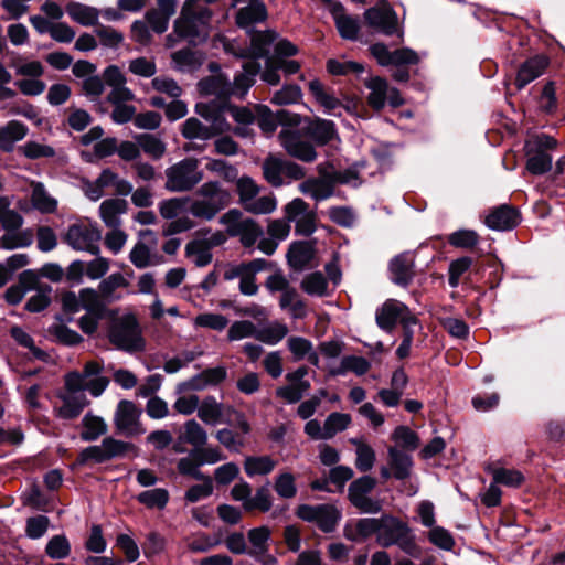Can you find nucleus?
<instances>
[{"mask_svg": "<svg viewBox=\"0 0 565 565\" xmlns=\"http://www.w3.org/2000/svg\"><path fill=\"white\" fill-rule=\"evenodd\" d=\"M127 212V201L124 199H107L99 205V217L109 227L121 226V215Z\"/></svg>", "mask_w": 565, "mask_h": 565, "instance_id": "obj_28", "label": "nucleus"}, {"mask_svg": "<svg viewBox=\"0 0 565 565\" xmlns=\"http://www.w3.org/2000/svg\"><path fill=\"white\" fill-rule=\"evenodd\" d=\"M366 24L379 33L387 36L397 35L403 39L404 31L398 23L395 10L387 1H381L364 12Z\"/></svg>", "mask_w": 565, "mask_h": 565, "instance_id": "obj_13", "label": "nucleus"}, {"mask_svg": "<svg viewBox=\"0 0 565 565\" xmlns=\"http://www.w3.org/2000/svg\"><path fill=\"white\" fill-rule=\"evenodd\" d=\"M276 467V460L270 456H248L244 460L245 473L253 478L255 476H267Z\"/></svg>", "mask_w": 565, "mask_h": 565, "instance_id": "obj_44", "label": "nucleus"}, {"mask_svg": "<svg viewBox=\"0 0 565 565\" xmlns=\"http://www.w3.org/2000/svg\"><path fill=\"white\" fill-rule=\"evenodd\" d=\"M288 331L287 324L274 320L257 327L256 340L268 345H276L288 334Z\"/></svg>", "mask_w": 565, "mask_h": 565, "instance_id": "obj_38", "label": "nucleus"}, {"mask_svg": "<svg viewBox=\"0 0 565 565\" xmlns=\"http://www.w3.org/2000/svg\"><path fill=\"white\" fill-rule=\"evenodd\" d=\"M250 546L248 547V555L258 557L259 555L268 552V542L270 540V530L267 526H259L248 531L247 534Z\"/></svg>", "mask_w": 565, "mask_h": 565, "instance_id": "obj_45", "label": "nucleus"}, {"mask_svg": "<svg viewBox=\"0 0 565 565\" xmlns=\"http://www.w3.org/2000/svg\"><path fill=\"white\" fill-rule=\"evenodd\" d=\"M228 102L210 100L196 103L194 111L210 127L213 135L221 136L232 131V125L227 120L230 116Z\"/></svg>", "mask_w": 565, "mask_h": 565, "instance_id": "obj_15", "label": "nucleus"}, {"mask_svg": "<svg viewBox=\"0 0 565 565\" xmlns=\"http://www.w3.org/2000/svg\"><path fill=\"white\" fill-rule=\"evenodd\" d=\"M307 135L318 145L330 142L337 135L334 124L327 119H317L307 127Z\"/></svg>", "mask_w": 565, "mask_h": 565, "instance_id": "obj_41", "label": "nucleus"}, {"mask_svg": "<svg viewBox=\"0 0 565 565\" xmlns=\"http://www.w3.org/2000/svg\"><path fill=\"white\" fill-rule=\"evenodd\" d=\"M390 469L393 471V477L397 480L407 479L412 473L413 460L411 455L404 450L392 446L388 448Z\"/></svg>", "mask_w": 565, "mask_h": 565, "instance_id": "obj_34", "label": "nucleus"}, {"mask_svg": "<svg viewBox=\"0 0 565 565\" xmlns=\"http://www.w3.org/2000/svg\"><path fill=\"white\" fill-rule=\"evenodd\" d=\"M278 139L280 146L289 156L303 162H312L316 160L317 152L313 146L299 130L284 128L279 132Z\"/></svg>", "mask_w": 565, "mask_h": 565, "instance_id": "obj_18", "label": "nucleus"}, {"mask_svg": "<svg viewBox=\"0 0 565 565\" xmlns=\"http://www.w3.org/2000/svg\"><path fill=\"white\" fill-rule=\"evenodd\" d=\"M262 188L254 179L247 175L241 177L236 181V191L239 198V204L252 214H270L277 209V199L273 193L260 194Z\"/></svg>", "mask_w": 565, "mask_h": 565, "instance_id": "obj_9", "label": "nucleus"}, {"mask_svg": "<svg viewBox=\"0 0 565 565\" xmlns=\"http://www.w3.org/2000/svg\"><path fill=\"white\" fill-rule=\"evenodd\" d=\"M30 201L34 210L43 214H52L57 210V200L45 189L42 182H31Z\"/></svg>", "mask_w": 565, "mask_h": 565, "instance_id": "obj_31", "label": "nucleus"}, {"mask_svg": "<svg viewBox=\"0 0 565 565\" xmlns=\"http://www.w3.org/2000/svg\"><path fill=\"white\" fill-rule=\"evenodd\" d=\"M299 191L316 201H323L332 196L333 183L324 178H309L299 184Z\"/></svg>", "mask_w": 565, "mask_h": 565, "instance_id": "obj_33", "label": "nucleus"}, {"mask_svg": "<svg viewBox=\"0 0 565 565\" xmlns=\"http://www.w3.org/2000/svg\"><path fill=\"white\" fill-rule=\"evenodd\" d=\"M179 439L196 449L207 444L209 436L206 430L195 419H189L184 423L183 435Z\"/></svg>", "mask_w": 565, "mask_h": 565, "instance_id": "obj_51", "label": "nucleus"}, {"mask_svg": "<svg viewBox=\"0 0 565 565\" xmlns=\"http://www.w3.org/2000/svg\"><path fill=\"white\" fill-rule=\"evenodd\" d=\"M297 515L307 522L315 523L322 532H333L341 519V512L332 504H302Z\"/></svg>", "mask_w": 565, "mask_h": 565, "instance_id": "obj_17", "label": "nucleus"}, {"mask_svg": "<svg viewBox=\"0 0 565 565\" xmlns=\"http://www.w3.org/2000/svg\"><path fill=\"white\" fill-rule=\"evenodd\" d=\"M284 210L286 218L295 223L298 234L308 236L316 231L315 213L309 210L308 203L302 199H294Z\"/></svg>", "mask_w": 565, "mask_h": 565, "instance_id": "obj_20", "label": "nucleus"}, {"mask_svg": "<svg viewBox=\"0 0 565 565\" xmlns=\"http://www.w3.org/2000/svg\"><path fill=\"white\" fill-rule=\"evenodd\" d=\"M103 370V363L93 360L85 363L82 372H71L65 375L66 394L62 396L63 404L57 408L58 417L63 419L77 417L89 404L85 391L94 397L100 396L106 391L109 380L102 375Z\"/></svg>", "mask_w": 565, "mask_h": 565, "instance_id": "obj_1", "label": "nucleus"}, {"mask_svg": "<svg viewBox=\"0 0 565 565\" xmlns=\"http://www.w3.org/2000/svg\"><path fill=\"white\" fill-rule=\"evenodd\" d=\"M46 555L52 559H64L71 554V543L64 534L52 536L46 546Z\"/></svg>", "mask_w": 565, "mask_h": 565, "instance_id": "obj_59", "label": "nucleus"}, {"mask_svg": "<svg viewBox=\"0 0 565 565\" xmlns=\"http://www.w3.org/2000/svg\"><path fill=\"white\" fill-rule=\"evenodd\" d=\"M267 10L260 0H250L246 7L241 8L236 14V23L239 28L248 26L265 21Z\"/></svg>", "mask_w": 565, "mask_h": 565, "instance_id": "obj_32", "label": "nucleus"}, {"mask_svg": "<svg viewBox=\"0 0 565 565\" xmlns=\"http://www.w3.org/2000/svg\"><path fill=\"white\" fill-rule=\"evenodd\" d=\"M313 257V248L309 243H294L288 250L287 258L289 265L296 269H303Z\"/></svg>", "mask_w": 565, "mask_h": 565, "instance_id": "obj_42", "label": "nucleus"}, {"mask_svg": "<svg viewBox=\"0 0 565 565\" xmlns=\"http://www.w3.org/2000/svg\"><path fill=\"white\" fill-rule=\"evenodd\" d=\"M28 135V127L18 120H10L3 126H0V150L3 152H11L14 145L24 139Z\"/></svg>", "mask_w": 565, "mask_h": 565, "instance_id": "obj_30", "label": "nucleus"}, {"mask_svg": "<svg viewBox=\"0 0 565 565\" xmlns=\"http://www.w3.org/2000/svg\"><path fill=\"white\" fill-rule=\"evenodd\" d=\"M376 542L382 547L398 546L405 554L418 557L420 547L416 543V536L409 525L398 518L390 514L382 515L380 535Z\"/></svg>", "mask_w": 565, "mask_h": 565, "instance_id": "obj_7", "label": "nucleus"}, {"mask_svg": "<svg viewBox=\"0 0 565 565\" xmlns=\"http://www.w3.org/2000/svg\"><path fill=\"white\" fill-rule=\"evenodd\" d=\"M102 233L96 223L77 222L71 224L63 235V242L72 249L99 255Z\"/></svg>", "mask_w": 565, "mask_h": 565, "instance_id": "obj_11", "label": "nucleus"}, {"mask_svg": "<svg viewBox=\"0 0 565 565\" xmlns=\"http://www.w3.org/2000/svg\"><path fill=\"white\" fill-rule=\"evenodd\" d=\"M407 316H412L408 307L396 299L386 300L376 309L375 320L384 331H392L396 323L404 322Z\"/></svg>", "mask_w": 565, "mask_h": 565, "instance_id": "obj_22", "label": "nucleus"}, {"mask_svg": "<svg viewBox=\"0 0 565 565\" xmlns=\"http://www.w3.org/2000/svg\"><path fill=\"white\" fill-rule=\"evenodd\" d=\"M236 428L237 430L230 428L218 429L215 438L230 452L238 454L246 446V435L249 434L250 426L244 417H241L237 419Z\"/></svg>", "mask_w": 565, "mask_h": 565, "instance_id": "obj_23", "label": "nucleus"}, {"mask_svg": "<svg viewBox=\"0 0 565 565\" xmlns=\"http://www.w3.org/2000/svg\"><path fill=\"white\" fill-rule=\"evenodd\" d=\"M391 279L399 286H407L414 278V258L409 253L394 257L390 263Z\"/></svg>", "mask_w": 565, "mask_h": 565, "instance_id": "obj_27", "label": "nucleus"}, {"mask_svg": "<svg viewBox=\"0 0 565 565\" xmlns=\"http://www.w3.org/2000/svg\"><path fill=\"white\" fill-rule=\"evenodd\" d=\"M65 12L73 22L83 26H96L100 15L97 8L77 1L68 2Z\"/></svg>", "mask_w": 565, "mask_h": 565, "instance_id": "obj_29", "label": "nucleus"}, {"mask_svg": "<svg viewBox=\"0 0 565 565\" xmlns=\"http://www.w3.org/2000/svg\"><path fill=\"white\" fill-rule=\"evenodd\" d=\"M185 255L198 267H204L212 262L210 246L202 241H192L185 246Z\"/></svg>", "mask_w": 565, "mask_h": 565, "instance_id": "obj_52", "label": "nucleus"}, {"mask_svg": "<svg viewBox=\"0 0 565 565\" xmlns=\"http://www.w3.org/2000/svg\"><path fill=\"white\" fill-rule=\"evenodd\" d=\"M277 39L278 34L276 32L267 30L264 32H257L253 34L250 40V46L248 49H239V51H236L234 47L235 44L228 43L225 45V50L241 58L266 57L270 52L273 45L278 60H280V57L294 56L298 53L297 46L292 44L290 41L285 39L277 41Z\"/></svg>", "mask_w": 565, "mask_h": 565, "instance_id": "obj_5", "label": "nucleus"}, {"mask_svg": "<svg viewBox=\"0 0 565 565\" xmlns=\"http://www.w3.org/2000/svg\"><path fill=\"white\" fill-rule=\"evenodd\" d=\"M351 423V416L345 413H331L324 420V440L331 439L338 433L345 430Z\"/></svg>", "mask_w": 565, "mask_h": 565, "instance_id": "obj_57", "label": "nucleus"}, {"mask_svg": "<svg viewBox=\"0 0 565 565\" xmlns=\"http://www.w3.org/2000/svg\"><path fill=\"white\" fill-rule=\"evenodd\" d=\"M158 211L162 218L169 220L163 227V235L170 236L190 231L195 222L189 215H181L184 211L190 213V196L164 199L158 203Z\"/></svg>", "mask_w": 565, "mask_h": 565, "instance_id": "obj_10", "label": "nucleus"}, {"mask_svg": "<svg viewBox=\"0 0 565 565\" xmlns=\"http://www.w3.org/2000/svg\"><path fill=\"white\" fill-rule=\"evenodd\" d=\"M259 58L250 57L243 64V72L231 82L225 75L211 76L201 82V87L206 94L218 97L236 96L243 98L255 82V76L260 72Z\"/></svg>", "mask_w": 565, "mask_h": 565, "instance_id": "obj_2", "label": "nucleus"}, {"mask_svg": "<svg viewBox=\"0 0 565 565\" xmlns=\"http://www.w3.org/2000/svg\"><path fill=\"white\" fill-rule=\"evenodd\" d=\"M224 414L223 404L214 396L204 397L199 403L198 417L206 425L215 426L222 422Z\"/></svg>", "mask_w": 565, "mask_h": 565, "instance_id": "obj_36", "label": "nucleus"}, {"mask_svg": "<svg viewBox=\"0 0 565 565\" xmlns=\"http://www.w3.org/2000/svg\"><path fill=\"white\" fill-rule=\"evenodd\" d=\"M308 375L307 366H299L292 372L286 374L288 384L276 390V396L284 399L288 404L298 403L310 390L311 384L306 376Z\"/></svg>", "mask_w": 565, "mask_h": 565, "instance_id": "obj_19", "label": "nucleus"}, {"mask_svg": "<svg viewBox=\"0 0 565 565\" xmlns=\"http://www.w3.org/2000/svg\"><path fill=\"white\" fill-rule=\"evenodd\" d=\"M371 54L382 66H401L405 64H417V53L408 47L390 51L383 43H375L370 46Z\"/></svg>", "mask_w": 565, "mask_h": 565, "instance_id": "obj_21", "label": "nucleus"}, {"mask_svg": "<svg viewBox=\"0 0 565 565\" xmlns=\"http://www.w3.org/2000/svg\"><path fill=\"white\" fill-rule=\"evenodd\" d=\"M302 97L298 85L289 84L276 90L270 99L275 105L285 106L298 103Z\"/></svg>", "mask_w": 565, "mask_h": 565, "instance_id": "obj_63", "label": "nucleus"}, {"mask_svg": "<svg viewBox=\"0 0 565 565\" xmlns=\"http://www.w3.org/2000/svg\"><path fill=\"white\" fill-rule=\"evenodd\" d=\"M127 286L128 280L124 275L120 273H114L100 281L98 290L105 300L113 301L119 299V296L116 295V290Z\"/></svg>", "mask_w": 565, "mask_h": 565, "instance_id": "obj_53", "label": "nucleus"}, {"mask_svg": "<svg viewBox=\"0 0 565 565\" xmlns=\"http://www.w3.org/2000/svg\"><path fill=\"white\" fill-rule=\"evenodd\" d=\"M371 362L359 355H344L339 365L330 369L332 376H343L349 372L354 373L358 376H362L369 372Z\"/></svg>", "mask_w": 565, "mask_h": 565, "instance_id": "obj_35", "label": "nucleus"}, {"mask_svg": "<svg viewBox=\"0 0 565 565\" xmlns=\"http://www.w3.org/2000/svg\"><path fill=\"white\" fill-rule=\"evenodd\" d=\"M164 189L172 193L192 191L204 178L196 158H184L164 170Z\"/></svg>", "mask_w": 565, "mask_h": 565, "instance_id": "obj_8", "label": "nucleus"}, {"mask_svg": "<svg viewBox=\"0 0 565 565\" xmlns=\"http://www.w3.org/2000/svg\"><path fill=\"white\" fill-rule=\"evenodd\" d=\"M212 15L210 8L193 7L184 1L180 15L174 20L173 34L190 44L202 43L207 39V26Z\"/></svg>", "mask_w": 565, "mask_h": 565, "instance_id": "obj_4", "label": "nucleus"}, {"mask_svg": "<svg viewBox=\"0 0 565 565\" xmlns=\"http://www.w3.org/2000/svg\"><path fill=\"white\" fill-rule=\"evenodd\" d=\"M548 60L544 55H537L525 61L519 68L515 86L523 89L527 84L540 77L546 70Z\"/></svg>", "mask_w": 565, "mask_h": 565, "instance_id": "obj_26", "label": "nucleus"}, {"mask_svg": "<svg viewBox=\"0 0 565 565\" xmlns=\"http://www.w3.org/2000/svg\"><path fill=\"white\" fill-rule=\"evenodd\" d=\"M108 340L116 349L127 353L146 350L141 327L132 313H125L111 320L108 328Z\"/></svg>", "mask_w": 565, "mask_h": 565, "instance_id": "obj_6", "label": "nucleus"}, {"mask_svg": "<svg viewBox=\"0 0 565 565\" xmlns=\"http://www.w3.org/2000/svg\"><path fill=\"white\" fill-rule=\"evenodd\" d=\"M309 92L328 113L340 107V100L330 93L319 79H312L308 84Z\"/></svg>", "mask_w": 565, "mask_h": 565, "instance_id": "obj_47", "label": "nucleus"}, {"mask_svg": "<svg viewBox=\"0 0 565 565\" xmlns=\"http://www.w3.org/2000/svg\"><path fill=\"white\" fill-rule=\"evenodd\" d=\"M552 161L553 159L548 153L535 150L529 153L526 169L532 174L541 175L551 170Z\"/></svg>", "mask_w": 565, "mask_h": 565, "instance_id": "obj_62", "label": "nucleus"}, {"mask_svg": "<svg viewBox=\"0 0 565 565\" xmlns=\"http://www.w3.org/2000/svg\"><path fill=\"white\" fill-rule=\"evenodd\" d=\"M365 85L367 89L370 90L367 96V103L369 105L380 110L385 106L386 97L388 93V85L387 82L379 76L376 77H370Z\"/></svg>", "mask_w": 565, "mask_h": 565, "instance_id": "obj_40", "label": "nucleus"}, {"mask_svg": "<svg viewBox=\"0 0 565 565\" xmlns=\"http://www.w3.org/2000/svg\"><path fill=\"white\" fill-rule=\"evenodd\" d=\"M11 66L19 76L40 78L44 74V67L40 61H28L21 56L14 58Z\"/></svg>", "mask_w": 565, "mask_h": 565, "instance_id": "obj_61", "label": "nucleus"}, {"mask_svg": "<svg viewBox=\"0 0 565 565\" xmlns=\"http://www.w3.org/2000/svg\"><path fill=\"white\" fill-rule=\"evenodd\" d=\"M107 188H113L119 195H128L132 191V184L129 181L121 179L110 169H104L94 181L84 180L82 182V190L84 194L87 199L94 202L105 195V190Z\"/></svg>", "mask_w": 565, "mask_h": 565, "instance_id": "obj_14", "label": "nucleus"}, {"mask_svg": "<svg viewBox=\"0 0 565 565\" xmlns=\"http://www.w3.org/2000/svg\"><path fill=\"white\" fill-rule=\"evenodd\" d=\"M301 288L310 296L322 297L328 294V280L319 271L311 273L302 279Z\"/></svg>", "mask_w": 565, "mask_h": 565, "instance_id": "obj_58", "label": "nucleus"}, {"mask_svg": "<svg viewBox=\"0 0 565 565\" xmlns=\"http://www.w3.org/2000/svg\"><path fill=\"white\" fill-rule=\"evenodd\" d=\"M137 500L149 509L162 510L169 501V492L163 488H154L140 492Z\"/></svg>", "mask_w": 565, "mask_h": 565, "instance_id": "obj_56", "label": "nucleus"}, {"mask_svg": "<svg viewBox=\"0 0 565 565\" xmlns=\"http://www.w3.org/2000/svg\"><path fill=\"white\" fill-rule=\"evenodd\" d=\"M96 256V258L86 264L79 260L73 262L70 266V278L79 279L84 273L92 280H97L105 276L109 269V260L105 257Z\"/></svg>", "mask_w": 565, "mask_h": 565, "instance_id": "obj_25", "label": "nucleus"}, {"mask_svg": "<svg viewBox=\"0 0 565 565\" xmlns=\"http://www.w3.org/2000/svg\"><path fill=\"white\" fill-rule=\"evenodd\" d=\"M129 260L139 269L159 264V258L152 254L151 247L143 242L135 244L129 253Z\"/></svg>", "mask_w": 565, "mask_h": 565, "instance_id": "obj_49", "label": "nucleus"}, {"mask_svg": "<svg viewBox=\"0 0 565 565\" xmlns=\"http://www.w3.org/2000/svg\"><path fill=\"white\" fill-rule=\"evenodd\" d=\"M180 131L182 137L188 140L207 141L215 137L209 125L196 117L185 119Z\"/></svg>", "mask_w": 565, "mask_h": 565, "instance_id": "obj_39", "label": "nucleus"}, {"mask_svg": "<svg viewBox=\"0 0 565 565\" xmlns=\"http://www.w3.org/2000/svg\"><path fill=\"white\" fill-rule=\"evenodd\" d=\"M10 334L13 340L21 347L29 350V353L38 360L45 361L47 353L36 347L33 338L21 327H12Z\"/></svg>", "mask_w": 565, "mask_h": 565, "instance_id": "obj_54", "label": "nucleus"}, {"mask_svg": "<svg viewBox=\"0 0 565 565\" xmlns=\"http://www.w3.org/2000/svg\"><path fill=\"white\" fill-rule=\"evenodd\" d=\"M135 140L140 146V151L142 150L153 160L161 159L167 152L166 142L156 135L139 134L135 137Z\"/></svg>", "mask_w": 565, "mask_h": 565, "instance_id": "obj_43", "label": "nucleus"}, {"mask_svg": "<svg viewBox=\"0 0 565 565\" xmlns=\"http://www.w3.org/2000/svg\"><path fill=\"white\" fill-rule=\"evenodd\" d=\"M332 15L340 35L347 40H355L360 30L359 20L355 17L345 14L341 4L332 10Z\"/></svg>", "mask_w": 565, "mask_h": 565, "instance_id": "obj_37", "label": "nucleus"}, {"mask_svg": "<svg viewBox=\"0 0 565 565\" xmlns=\"http://www.w3.org/2000/svg\"><path fill=\"white\" fill-rule=\"evenodd\" d=\"M262 169L265 180L274 188H279L291 180H300L306 175L305 169L298 163L273 154L265 158Z\"/></svg>", "mask_w": 565, "mask_h": 565, "instance_id": "obj_12", "label": "nucleus"}, {"mask_svg": "<svg viewBox=\"0 0 565 565\" xmlns=\"http://www.w3.org/2000/svg\"><path fill=\"white\" fill-rule=\"evenodd\" d=\"M392 439L403 449L413 451L419 446V438L407 426H398L392 434Z\"/></svg>", "mask_w": 565, "mask_h": 565, "instance_id": "obj_64", "label": "nucleus"}, {"mask_svg": "<svg viewBox=\"0 0 565 565\" xmlns=\"http://www.w3.org/2000/svg\"><path fill=\"white\" fill-rule=\"evenodd\" d=\"M231 202L230 192L218 181H207L190 196V215L200 221H212Z\"/></svg>", "mask_w": 565, "mask_h": 565, "instance_id": "obj_3", "label": "nucleus"}, {"mask_svg": "<svg viewBox=\"0 0 565 565\" xmlns=\"http://www.w3.org/2000/svg\"><path fill=\"white\" fill-rule=\"evenodd\" d=\"M521 221L520 213L514 207L502 204L493 209L484 220L486 225L493 231H510Z\"/></svg>", "mask_w": 565, "mask_h": 565, "instance_id": "obj_24", "label": "nucleus"}, {"mask_svg": "<svg viewBox=\"0 0 565 565\" xmlns=\"http://www.w3.org/2000/svg\"><path fill=\"white\" fill-rule=\"evenodd\" d=\"M95 34L99 43L108 49H118L124 42V34L109 25L97 24Z\"/></svg>", "mask_w": 565, "mask_h": 565, "instance_id": "obj_60", "label": "nucleus"}, {"mask_svg": "<svg viewBox=\"0 0 565 565\" xmlns=\"http://www.w3.org/2000/svg\"><path fill=\"white\" fill-rule=\"evenodd\" d=\"M355 446L356 459L355 467L361 472L370 471L375 463V451L373 448L361 439L352 438L350 440Z\"/></svg>", "mask_w": 565, "mask_h": 565, "instance_id": "obj_50", "label": "nucleus"}, {"mask_svg": "<svg viewBox=\"0 0 565 565\" xmlns=\"http://www.w3.org/2000/svg\"><path fill=\"white\" fill-rule=\"evenodd\" d=\"M285 111H278L274 114L267 106H258V126L262 131L266 135H271L278 127V124L284 120Z\"/></svg>", "mask_w": 565, "mask_h": 565, "instance_id": "obj_55", "label": "nucleus"}, {"mask_svg": "<svg viewBox=\"0 0 565 565\" xmlns=\"http://www.w3.org/2000/svg\"><path fill=\"white\" fill-rule=\"evenodd\" d=\"M83 430L81 438L85 441H93L105 435L107 431V424L104 418L87 413L82 419Z\"/></svg>", "mask_w": 565, "mask_h": 565, "instance_id": "obj_46", "label": "nucleus"}, {"mask_svg": "<svg viewBox=\"0 0 565 565\" xmlns=\"http://www.w3.org/2000/svg\"><path fill=\"white\" fill-rule=\"evenodd\" d=\"M33 243V232L30 228L7 232L0 238V247L7 250L24 248Z\"/></svg>", "mask_w": 565, "mask_h": 565, "instance_id": "obj_48", "label": "nucleus"}, {"mask_svg": "<svg viewBox=\"0 0 565 565\" xmlns=\"http://www.w3.org/2000/svg\"><path fill=\"white\" fill-rule=\"evenodd\" d=\"M141 414L142 411L132 401H119L114 413L116 430L126 437L145 434L146 428L140 422Z\"/></svg>", "mask_w": 565, "mask_h": 565, "instance_id": "obj_16", "label": "nucleus"}]
</instances>
